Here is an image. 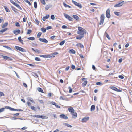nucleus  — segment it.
<instances>
[{"label": "nucleus", "mask_w": 132, "mask_h": 132, "mask_svg": "<svg viewBox=\"0 0 132 132\" xmlns=\"http://www.w3.org/2000/svg\"><path fill=\"white\" fill-rule=\"evenodd\" d=\"M78 30L77 31V33L78 34L84 35L86 33V30L82 27H78Z\"/></svg>", "instance_id": "1"}, {"label": "nucleus", "mask_w": 132, "mask_h": 132, "mask_svg": "<svg viewBox=\"0 0 132 132\" xmlns=\"http://www.w3.org/2000/svg\"><path fill=\"white\" fill-rule=\"evenodd\" d=\"M105 18V16L104 14H103L101 15L100 17V21L99 22V24L102 25L103 24L104 20Z\"/></svg>", "instance_id": "2"}, {"label": "nucleus", "mask_w": 132, "mask_h": 132, "mask_svg": "<svg viewBox=\"0 0 132 132\" xmlns=\"http://www.w3.org/2000/svg\"><path fill=\"white\" fill-rule=\"evenodd\" d=\"M16 7H17L19 9L22 10V9L21 8V7L17 3H16L14 2L12 0H11L10 1Z\"/></svg>", "instance_id": "3"}, {"label": "nucleus", "mask_w": 132, "mask_h": 132, "mask_svg": "<svg viewBox=\"0 0 132 132\" xmlns=\"http://www.w3.org/2000/svg\"><path fill=\"white\" fill-rule=\"evenodd\" d=\"M124 1H123L121 2H120L114 6V7H120L122 6L124 4Z\"/></svg>", "instance_id": "4"}, {"label": "nucleus", "mask_w": 132, "mask_h": 132, "mask_svg": "<svg viewBox=\"0 0 132 132\" xmlns=\"http://www.w3.org/2000/svg\"><path fill=\"white\" fill-rule=\"evenodd\" d=\"M72 2L76 6H77L80 8H82V6L80 3H77L73 0H72Z\"/></svg>", "instance_id": "5"}, {"label": "nucleus", "mask_w": 132, "mask_h": 132, "mask_svg": "<svg viewBox=\"0 0 132 132\" xmlns=\"http://www.w3.org/2000/svg\"><path fill=\"white\" fill-rule=\"evenodd\" d=\"M16 48L21 51L26 52V50L24 48H23L21 47H19L18 46H15Z\"/></svg>", "instance_id": "6"}, {"label": "nucleus", "mask_w": 132, "mask_h": 132, "mask_svg": "<svg viewBox=\"0 0 132 132\" xmlns=\"http://www.w3.org/2000/svg\"><path fill=\"white\" fill-rule=\"evenodd\" d=\"M89 119V117H85L82 119L81 121L83 123L86 122Z\"/></svg>", "instance_id": "7"}, {"label": "nucleus", "mask_w": 132, "mask_h": 132, "mask_svg": "<svg viewBox=\"0 0 132 132\" xmlns=\"http://www.w3.org/2000/svg\"><path fill=\"white\" fill-rule=\"evenodd\" d=\"M64 15L65 17L67 18L68 19L69 21H72V18L70 16H69L68 15L65 14L64 13Z\"/></svg>", "instance_id": "8"}, {"label": "nucleus", "mask_w": 132, "mask_h": 132, "mask_svg": "<svg viewBox=\"0 0 132 132\" xmlns=\"http://www.w3.org/2000/svg\"><path fill=\"white\" fill-rule=\"evenodd\" d=\"M106 17L108 18H109L110 17V10L109 9H108L106 12Z\"/></svg>", "instance_id": "9"}, {"label": "nucleus", "mask_w": 132, "mask_h": 132, "mask_svg": "<svg viewBox=\"0 0 132 132\" xmlns=\"http://www.w3.org/2000/svg\"><path fill=\"white\" fill-rule=\"evenodd\" d=\"M59 116L62 119H68L67 116L64 114H61Z\"/></svg>", "instance_id": "10"}, {"label": "nucleus", "mask_w": 132, "mask_h": 132, "mask_svg": "<svg viewBox=\"0 0 132 132\" xmlns=\"http://www.w3.org/2000/svg\"><path fill=\"white\" fill-rule=\"evenodd\" d=\"M13 32L15 34L17 35L20 33V31L19 29L16 30H14L13 31Z\"/></svg>", "instance_id": "11"}, {"label": "nucleus", "mask_w": 132, "mask_h": 132, "mask_svg": "<svg viewBox=\"0 0 132 132\" xmlns=\"http://www.w3.org/2000/svg\"><path fill=\"white\" fill-rule=\"evenodd\" d=\"M39 40L41 42H44L45 43H47L48 42V40L45 38L43 39L40 38L39 39Z\"/></svg>", "instance_id": "12"}, {"label": "nucleus", "mask_w": 132, "mask_h": 132, "mask_svg": "<svg viewBox=\"0 0 132 132\" xmlns=\"http://www.w3.org/2000/svg\"><path fill=\"white\" fill-rule=\"evenodd\" d=\"M5 108L7 109H9L11 111H15L16 109L13 108H12L11 107L8 106H6L5 107Z\"/></svg>", "instance_id": "13"}, {"label": "nucleus", "mask_w": 132, "mask_h": 132, "mask_svg": "<svg viewBox=\"0 0 132 132\" xmlns=\"http://www.w3.org/2000/svg\"><path fill=\"white\" fill-rule=\"evenodd\" d=\"M76 46L81 48H84L83 45L80 43H78L77 44Z\"/></svg>", "instance_id": "14"}, {"label": "nucleus", "mask_w": 132, "mask_h": 132, "mask_svg": "<svg viewBox=\"0 0 132 132\" xmlns=\"http://www.w3.org/2000/svg\"><path fill=\"white\" fill-rule=\"evenodd\" d=\"M68 109L69 111L71 113H72V112H74V110L72 107L69 108Z\"/></svg>", "instance_id": "15"}, {"label": "nucleus", "mask_w": 132, "mask_h": 132, "mask_svg": "<svg viewBox=\"0 0 132 132\" xmlns=\"http://www.w3.org/2000/svg\"><path fill=\"white\" fill-rule=\"evenodd\" d=\"M8 30V28H5L3 29L0 30V34H1L5 32Z\"/></svg>", "instance_id": "16"}, {"label": "nucleus", "mask_w": 132, "mask_h": 132, "mask_svg": "<svg viewBox=\"0 0 132 132\" xmlns=\"http://www.w3.org/2000/svg\"><path fill=\"white\" fill-rule=\"evenodd\" d=\"M84 37V35H78L76 37V39H77L80 40L81 39Z\"/></svg>", "instance_id": "17"}, {"label": "nucleus", "mask_w": 132, "mask_h": 132, "mask_svg": "<svg viewBox=\"0 0 132 132\" xmlns=\"http://www.w3.org/2000/svg\"><path fill=\"white\" fill-rule=\"evenodd\" d=\"M72 117L74 118H76L77 117V114L76 112H72Z\"/></svg>", "instance_id": "18"}, {"label": "nucleus", "mask_w": 132, "mask_h": 132, "mask_svg": "<svg viewBox=\"0 0 132 132\" xmlns=\"http://www.w3.org/2000/svg\"><path fill=\"white\" fill-rule=\"evenodd\" d=\"M18 40L22 44H23V40L21 39V36H19L18 37Z\"/></svg>", "instance_id": "19"}, {"label": "nucleus", "mask_w": 132, "mask_h": 132, "mask_svg": "<svg viewBox=\"0 0 132 132\" xmlns=\"http://www.w3.org/2000/svg\"><path fill=\"white\" fill-rule=\"evenodd\" d=\"M40 56L44 58H47V57H50V55H40Z\"/></svg>", "instance_id": "20"}, {"label": "nucleus", "mask_w": 132, "mask_h": 132, "mask_svg": "<svg viewBox=\"0 0 132 132\" xmlns=\"http://www.w3.org/2000/svg\"><path fill=\"white\" fill-rule=\"evenodd\" d=\"M73 17L77 21H78L79 20V17L75 15H73Z\"/></svg>", "instance_id": "21"}, {"label": "nucleus", "mask_w": 132, "mask_h": 132, "mask_svg": "<svg viewBox=\"0 0 132 132\" xmlns=\"http://www.w3.org/2000/svg\"><path fill=\"white\" fill-rule=\"evenodd\" d=\"M95 109V106L94 105H93L91 106V109H90V111H94Z\"/></svg>", "instance_id": "22"}, {"label": "nucleus", "mask_w": 132, "mask_h": 132, "mask_svg": "<svg viewBox=\"0 0 132 132\" xmlns=\"http://www.w3.org/2000/svg\"><path fill=\"white\" fill-rule=\"evenodd\" d=\"M39 92H40L42 93H43L44 92L43 90L40 87H38L37 88Z\"/></svg>", "instance_id": "23"}, {"label": "nucleus", "mask_w": 132, "mask_h": 132, "mask_svg": "<svg viewBox=\"0 0 132 132\" xmlns=\"http://www.w3.org/2000/svg\"><path fill=\"white\" fill-rule=\"evenodd\" d=\"M32 49L36 53H40V51L39 50L37 49H34V48H32Z\"/></svg>", "instance_id": "24"}, {"label": "nucleus", "mask_w": 132, "mask_h": 132, "mask_svg": "<svg viewBox=\"0 0 132 132\" xmlns=\"http://www.w3.org/2000/svg\"><path fill=\"white\" fill-rule=\"evenodd\" d=\"M40 118L43 119H47L48 118V117L47 116H44L40 115Z\"/></svg>", "instance_id": "25"}, {"label": "nucleus", "mask_w": 132, "mask_h": 132, "mask_svg": "<svg viewBox=\"0 0 132 132\" xmlns=\"http://www.w3.org/2000/svg\"><path fill=\"white\" fill-rule=\"evenodd\" d=\"M87 81H84L82 84V86L83 87H85L86 86V85L87 83Z\"/></svg>", "instance_id": "26"}, {"label": "nucleus", "mask_w": 132, "mask_h": 132, "mask_svg": "<svg viewBox=\"0 0 132 132\" xmlns=\"http://www.w3.org/2000/svg\"><path fill=\"white\" fill-rule=\"evenodd\" d=\"M63 5L65 7L70 8L71 7L70 6L66 4L65 3H63Z\"/></svg>", "instance_id": "27"}, {"label": "nucleus", "mask_w": 132, "mask_h": 132, "mask_svg": "<svg viewBox=\"0 0 132 132\" xmlns=\"http://www.w3.org/2000/svg\"><path fill=\"white\" fill-rule=\"evenodd\" d=\"M8 23L7 22H6L5 23H4L3 25H2V28H3L5 27H6L7 25H8Z\"/></svg>", "instance_id": "28"}, {"label": "nucleus", "mask_w": 132, "mask_h": 132, "mask_svg": "<svg viewBox=\"0 0 132 132\" xmlns=\"http://www.w3.org/2000/svg\"><path fill=\"white\" fill-rule=\"evenodd\" d=\"M70 52L72 54H75L76 52L73 49H71L70 50Z\"/></svg>", "instance_id": "29"}, {"label": "nucleus", "mask_w": 132, "mask_h": 132, "mask_svg": "<svg viewBox=\"0 0 132 132\" xmlns=\"http://www.w3.org/2000/svg\"><path fill=\"white\" fill-rule=\"evenodd\" d=\"M4 7L7 12H10V10L6 6H4Z\"/></svg>", "instance_id": "30"}, {"label": "nucleus", "mask_w": 132, "mask_h": 132, "mask_svg": "<svg viewBox=\"0 0 132 132\" xmlns=\"http://www.w3.org/2000/svg\"><path fill=\"white\" fill-rule=\"evenodd\" d=\"M27 39L29 40H35V38L34 37H32L28 38Z\"/></svg>", "instance_id": "31"}, {"label": "nucleus", "mask_w": 132, "mask_h": 132, "mask_svg": "<svg viewBox=\"0 0 132 132\" xmlns=\"http://www.w3.org/2000/svg\"><path fill=\"white\" fill-rule=\"evenodd\" d=\"M41 30L43 33H45L46 32V29L44 28H41Z\"/></svg>", "instance_id": "32"}, {"label": "nucleus", "mask_w": 132, "mask_h": 132, "mask_svg": "<svg viewBox=\"0 0 132 132\" xmlns=\"http://www.w3.org/2000/svg\"><path fill=\"white\" fill-rule=\"evenodd\" d=\"M105 35L106 36V37L108 39H110V36L107 33L105 32Z\"/></svg>", "instance_id": "33"}, {"label": "nucleus", "mask_w": 132, "mask_h": 132, "mask_svg": "<svg viewBox=\"0 0 132 132\" xmlns=\"http://www.w3.org/2000/svg\"><path fill=\"white\" fill-rule=\"evenodd\" d=\"M65 42V40H63L60 43L59 45L61 46H62L64 44Z\"/></svg>", "instance_id": "34"}, {"label": "nucleus", "mask_w": 132, "mask_h": 132, "mask_svg": "<svg viewBox=\"0 0 132 132\" xmlns=\"http://www.w3.org/2000/svg\"><path fill=\"white\" fill-rule=\"evenodd\" d=\"M11 119L12 120H16L17 119L22 120V119L19 118H17L15 117H12L11 118Z\"/></svg>", "instance_id": "35"}, {"label": "nucleus", "mask_w": 132, "mask_h": 132, "mask_svg": "<svg viewBox=\"0 0 132 132\" xmlns=\"http://www.w3.org/2000/svg\"><path fill=\"white\" fill-rule=\"evenodd\" d=\"M51 7V6L49 5H47L45 7V9L46 10H48L49 8Z\"/></svg>", "instance_id": "36"}, {"label": "nucleus", "mask_w": 132, "mask_h": 132, "mask_svg": "<svg viewBox=\"0 0 132 132\" xmlns=\"http://www.w3.org/2000/svg\"><path fill=\"white\" fill-rule=\"evenodd\" d=\"M34 6L35 8H36L37 7V3L36 2H35L34 3Z\"/></svg>", "instance_id": "37"}, {"label": "nucleus", "mask_w": 132, "mask_h": 132, "mask_svg": "<svg viewBox=\"0 0 132 132\" xmlns=\"http://www.w3.org/2000/svg\"><path fill=\"white\" fill-rule=\"evenodd\" d=\"M65 126L69 127L71 128L72 127V126H71V125H70L67 123H65Z\"/></svg>", "instance_id": "38"}, {"label": "nucleus", "mask_w": 132, "mask_h": 132, "mask_svg": "<svg viewBox=\"0 0 132 132\" xmlns=\"http://www.w3.org/2000/svg\"><path fill=\"white\" fill-rule=\"evenodd\" d=\"M2 58L5 60H7L8 59V57L5 56H3Z\"/></svg>", "instance_id": "39"}, {"label": "nucleus", "mask_w": 132, "mask_h": 132, "mask_svg": "<svg viewBox=\"0 0 132 132\" xmlns=\"http://www.w3.org/2000/svg\"><path fill=\"white\" fill-rule=\"evenodd\" d=\"M5 110L4 108H0V113L4 111Z\"/></svg>", "instance_id": "40"}, {"label": "nucleus", "mask_w": 132, "mask_h": 132, "mask_svg": "<svg viewBox=\"0 0 132 132\" xmlns=\"http://www.w3.org/2000/svg\"><path fill=\"white\" fill-rule=\"evenodd\" d=\"M24 1L28 3L29 5L30 6L31 5V4L30 2L28 0H24Z\"/></svg>", "instance_id": "41"}, {"label": "nucleus", "mask_w": 132, "mask_h": 132, "mask_svg": "<svg viewBox=\"0 0 132 132\" xmlns=\"http://www.w3.org/2000/svg\"><path fill=\"white\" fill-rule=\"evenodd\" d=\"M114 13L116 15L119 16V15L120 12H114Z\"/></svg>", "instance_id": "42"}, {"label": "nucleus", "mask_w": 132, "mask_h": 132, "mask_svg": "<svg viewBox=\"0 0 132 132\" xmlns=\"http://www.w3.org/2000/svg\"><path fill=\"white\" fill-rule=\"evenodd\" d=\"M103 84L100 82H97L96 83V85H101Z\"/></svg>", "instance_id": "43"}, {"label": "nucleus", "mask_w": 132, "mask_h": 132, "mask_svg": "<svg viewBox=\"0 0 132 132\" xmlns=\"http://www.w3.org/2000/svg\"><path fill=\"white\" fill-rule=\"evenodd\" d=\"M110 88L111 89L115 91L116 87H115L112 86H111V87H110Z\"/></svg>", "instance_id": "44"}, {"label": "nucleus", "mask_w": 132, "mask_h": 132, "mask_svg": "<svg viewBox=\"0 0 132 132\" xmlns=\"http://www.w3.org/2000/svg\"><path fill=\"white\" fill-rule=\"evenodd\" d=\"M40 1H41V3L43 4L44 5H45V4L46 3L44 0H41Z\"/></svg>", "instance_id": "45"}, {"label": "nucleus", "mask_w": 132, "mask_h": 132, "mask_svg": "<svg viewBox=\"0 0 132 132\" xmlns=\"http://www.w3.org/2000/svg\"><path fill=\"white\" fill-rule=\"evenodd\" d=\"M11 8L15 12H16V10H17V9H16L13 6H11Z\"/></svg>", "instance_id": "46"}, {"label": "nucleus", "mask_w": 132, "mask_h": 132, "mask_svg": "<svg viewBox=\"0 0 132 132\" xmlns=\"http://www.w3.org/2000/svg\"><path fill=\"white\" fill-rule=\"evenodd\" d=\"M31 109L35 111H36V108L35 107L32 106L31 107Z\"/></svg>", "instance_id": "47"}, {"label": "nucleus", "mask_w": 132, "mask_h": 132, "mask_svg": "<svg viewBox=\"0 0 132 132\" xmlns=\"http://www.w3.org/2000/svg\"><path fill=\"white\" fill-rule=\"evenodd\" d=\"M42 34V33L41 32L38 33L37 35V36L38 37V38L40 37Z\"/></svg>", "instance_id": "48"}, {"label": "nucleus", "mask_w": 132, "mask_h": 132, "mask_svg": "<svg viewBox=\"0 0 132 132\" xmlns=\"http://www.w3.org/2000/svg\"><path fill=\"white\" fill-rule=\"evenodd\" d=\"M68 88L69 89V92L70 93H71L72 91V89L71 88V87L69 86L68 87Z\"/></svg>", "instance_id": "49"}, {"label": "nucleus", "mask_w": 132, "mask_h": 132, "mask_svg": "<svg viewBox=\"0 0 132 132\" xmlns=\"http://www.w3.org/2000/svg\"><path fill=\"white\" fill-rule=\"evenodd\" d=\"M32 31L31 30L29 29L27 31V33L28 34H29Z\"/></svg>", "instance_id": "50"}, {"label": "nucleus", "mask_w": 132, "mask_h": 132, "mask_svg": "<svg viewBox=\"0 0 132 132\" xmlns=\"http://www.w3.org/2000/svg\"><path fill=\"white\" fill-rule=\"evenodd\" d=\"M35 60L36 61H39L40 60V59L38 57H35Z\"/></svg>", "instance_id": "51"}, {"label": "nucleus", "mask_w": 132, "mask_h": 132, "mask_svg": "<svg viewBox=\"0 0 132 132\" xmlns=\"http://www.w3.org/2000/svg\"><path fill=\"white\" fill-rule=\"evenodd\" d=\"M118 77L120 79H123L124 78V77L121 75H119L118 76Z\"/></svg>", "instance_id": "52"}, {"label": "nucleus", "mask_w": 132, "mask_h": 132, "mask_svg": "<svg viewBox=\"0 0 132 132\" xmlns=\"http://www.w3.org/2000/svg\"><path fill=\"white\" fill-rule=\"evenodd\" d=\"M4 47L6 48H7V49L9 50H11V49L10 47H9V46H4Z\"/></svg>", "instance_id": "53"}, {"label": "nucleus", "mask_w": 132, "mask_h": 132, "mask_svg": "<svg viewBox=\"0 0 132 132\" xmlns=\"http://www.w3.org/2000/svg\"><path fill=\"white\" fill-rule=\"evenodd\" d=\"M115 91L117 92H121L122 91V90L120 89H118L117 88H116V90H115Z\"/></svg>", "instance_id": "54"}, {"label": "nucleus", "mask_w": 132, "mask_h": 132, "mask_svg": "<svg viewBox=\"0 0 132 132\" xmlns=\"http://www.w3.org/2000/svg\"><path fill=\"white\" fill-rule=\"evenodd\" d=\"M27 104L28 106H31V103H30L29 102H27Z\"/></svg>", "instance_id": "55"}, {"label": "nucleus", "mask_w": 132, "mask_h": 132, "mask_svg": "<svg viewBox=\"0 0 132 132\" xmlns=\"http://www.w3.org/2000/svg\"><path fill=\"white\" fill-rule=\"evenodd\" d=\"M16 26L17 27H20V25L19 23L18 22H16L15 23Z\"/></svg>", "instance_id": "56"}, {"label": "nucleus", "mask_w": 132, "mask_h": 132, "mask_svg": "<svg viewBox=\"0 0 132 132\" xmlns=\"http://www.w3.org/2000/svg\"><path fill=\"white\" fill-rule=\"evenodd\" d=\"M3 21H4V20L3 18L2 17H0V23H1Z\"/></svg>", "instance_id": "57"}, {"label": "nucleus", "mask_w": 132, "mask_h": 132, "mask_svg": "<svg viewBox=\"0 0 132 132\" xmlns=\"http://www.w3.org/2000/svg\"><path fill=\"white\" fill-rule=\"evenodd\" d=\"M52 28V27L51 26H48L46 27V29L47 30H49L51 29Z\"/></svg>", "instance_id": "58"}, {"label": "nucleus", "mask_w": 132, "mask_h": 132, "mask_svg": "<svg viewBox=\"0 0 132 132\" xmlns=\"http://www.w3.org/2000/svg\"><path fill=\"white\" fill-rule=\"evenodd\" d=\"M51 18L52 20H54L55 19V16L53 15H51Z\"/></svg>", "instance_id": "59"}, {"label": "nucleus", "mask_w": 132, "mask_h": 132, "mask_svg": "<svg viewBox=\"0 0 132 132\" xmlns=\"http://www.w3.org/2000/svg\"><path fill=\"white\" fill-rule=\"evenodd\" d=\"M33 75L34 77H38V75H37L36 73H34Z\"/></svg>", "instance_id": "60"}, {"label": "nucleus", "mask_w": 132, "mask_h": 132, "mask_svg": "<svg viewBox=\"0 0 132 132\" xmlns=\"http://www.w3.org/2000/svg\"><path fill=\"white\" fill-rule=\"evenodd\" d=\"M60 100L62 99V100H65V98L64 97H63L62 96H61L60 97Z\"/></svg>", "instance_id": "61"}, {"label": "nucleus", "mask_w": 132, "mask_h": 132, "mask_svg": "<svg viewBox=\"0 0 132 132\" xmlns=\"http://www.w3.org/2000/svg\"><path fill=\"white\" fill-rule=\"evenodd\" d=\"M4 96V94L3 93L1 92H0V96Z\"/></svg>", "instance_id": "62"}, {"label": "nucleus", "mask_w": 132, "mask_h": 132, "mask_svg": "<svg viewBox=\"0 0 132 132\" xmlns=\"http://www.w3.org/2000/svg\"><path fill=\"white\" fill-rule=\"evenodd\" d=\"M23 86L25 87H26V88L27 87V85L25 83L23 82Z\"/></svg>", "instance_id": "63"}, {"label": "nucleus", "mask_w": 132, "mask_h": 132, "mask_svg": "<svg viewBox=\"0 0 132 132\" xmlns=\"http://www.w3.org/2000/svg\"><path fill=\"white\" fill-rule=\"evenodd\" d=\"M35 21L36 23L37 24H38L39 23V21L35 19Z\"/></svg>", "instance_id": "64"}]
</instances>
